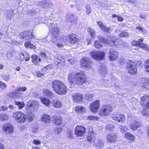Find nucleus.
Here are the masks:
<instances>
[{"label": "nucleus", "mask_w": 149, "mask_h": 149, "mask_svg": "<svg viewBox=\"0 0 149 149\" xmlns=\"http://www.w3.org/2000/svg\"><path fill=\"white\" fill-rule=\"evenodd\" d=\"M116 40L117 39L116 37L110 36H108L106 39L102 38V39L101 40L102 42L111 46H116Z\"/></svg>", "instance_id": "6"}, {"label": "nucleus", "mask_w": 149, "mask_h": 149, "mask_svg": "<svg viewBox=\"0 0 149 149\" xmlns=\"http://www.w3.org/2000/svg\"><path fill=\"white\" fill-rule=\"evenodd\" d=\"M3 77L6 81H8L10 79V76L8 74H5L3 76Z\"/></svg>", "instance_id": "52"}, {"label": "nucleus", "mask_w": 149, "mask_h": 149, "mask_svg": "<svg viewBox=\"0 0 149 149\" xmlns=\"http://www.w3.org/2000/svg\"><path fill=\"white\" fill-rule=\"evenodd\" d=\"M100 105V101L96 100L91 103L90 105V110L94 113H96L99 108Z\"/></svg>", "instance_id": "12"}, {"label": "nucleus", "mask_w": 149, "mask_h": 149, "mask_svg": "<svg viewBox=\"0 0 149 149\" xmlns=\"http://www.w3.org/2000/svg\"><path fill=\"white\" fill-rule=\"evenodd\" d=\"M87 118L88 120H94L97 119V118L96 116H88Z\"/></svg>", "instance_id": "55"}, {"label": "nucleus", "mask_w": 149, "mask_h": 149, "mask_svg": "<svg viewBox=\"0 0 149 149\" xmlns=\"http://www.w3.org/2000/svg\"><path fill=\"white\" fill-rule=\"evenodd\" d=\"M140 84L144 88L146 87L147 86L149 85V79L147 77L142 78L141 79Z\"/></svg>", "instance_id": "19"}, {"label": "nucleus", "mask_w": 149, "mask_h": 149, "mask_svg": "<svg viewBox=\"0 0 149 149\" xmlns=\"http://www.w3.org/2000/svg\"><path fill=\"white\" fill-rule=\"evenodd\" d=\"M111 117L113 119L117 121L118 122L122 123L125 120L124 116L123 115H120L116 113L112 114Z\"/></svg>", "instance_id": "14"}, {"label": "nucleus", "mask_w": 149, "mask_h": 149, "mask_svg": "<svg viewBox=\"0 0 149 149\" xmlns=\"http://www.w3.org/2000/svg\"><path fill=\"white\" fill-rule=\"evenodd\" d=\"M21 39L24 40H30L32 38L33 35L32 33L29 31H24L20 33Z\"/></svg>", "instance_id": "13"}, {"label": "nucleus", "mask_w": 149, "mask_h": 149, "mask_svg": "<svg viewBox=\"0 0 149 149\" xmlns=\"http://www.w3.org/2000/svg\"><path fill=\"white\" fill-rule=\"evenodd\" d=\"M91 56L94 59L97 60H102L104 57V52L101 51H93L91 52Z\"/></svg>", "instance_id": "7"}, {"label": "nucleus", "mask_w": 149, "mask_h": 149, "mask_svg": "<svg viewBox=\"0 0 149 149\" xmlns=\"http://www.w3.org/2000/svg\"><path fill=\"white\" fill-rule=\"evenodd\" d=\"M26 90V87H22L17 88L16 90L17 91H24Z\"/></svg>", "instance_id": "53"}, {"label": "nucleus", "mask_w": 149, "mask_h": 149, "mask_svg": "<svg viewBox=\"0 0 149 149\" xmlns=\"http://www.w3.org/2000/svg\"><path fill=\"white\" fill-rule=\"evenodd\" d=\"M24 45L26 47L33 48V47H31L32 44L30 41L26 42Z\"/></svg>", "instance_id": "54"}, {"label": "nucleus", "mask_w": 149, "mask_h": 149, "mask_svg": "<svg viewBox=\"0 0 149 149\" xmlns=\"http://www.w3.org/2000/svg\"><path fill=\"white\" fill-rule=\"evenodd\" d=\"M37 76L39 77H43L44 76V73H41L40 72L38 71L36 72Z\"/></svg>", "instance_id": "57"}, {"label": "nucleus", "mask_w": 149, "mask_h": 149, "mask_svg": "<svg viewBox=\"0 0 149 149\" xmlns=\"http://www.w3.org/2000/svg\"><path fill=\"white\" fill-rule=\"evenodd\" d=\"M94 143L96 148L97 149H100L104 145V141L100 139L96 140L94 141Z\"/></svg>", "instance_id": "23"}, {"label": "nucleus", "mask_w": 149, "mask_h": 149, "mask_svg": "<svg viewBox=\"0 0 149 149\" xmlns=\"http://www.w3.org/2000/svg\"><path fill=\"white\" fill-rule=\"evenodd\" d=\"M140 103L144 109L142 112V114L146 117L149 116L148 112L147 111L148 109L149 108V96L145 95L141 99Z\"/></svg>", "instance_id": "4"}, {"label": "nucleus", "mask_w": 149, "mask_h": 149, "mask_svg": "<svg viewBox=\"0 0 149 149\" xmlns=\"http://www.w3.org/2000/svg\"><path fill=\"white\" fill-rule=\"evenodd\" d=\"M22 55L24 56V58H25V60L26 61H27L29 60L30 56L26 53L22 54Z\"/></svg>", "instance_id": "49"}, {"label": "nucleus", "mask_w": 149, "mask_h": 149, "mask_svg": "<svg viewBox=\"0 0 149 149\" xmlns=\"http://www.w3.org/2000/svg\"><path fill=\"white\" fill-rule=\"evenodd\" d=\"M140 41H136L135 40H133L131 42V44L133 46H138L140 44Z\"/></svg>", "instance_id": "51"}, {"label": "nucleus", "mask_w": 149, "mask_h": 149, "mask_svg": "<svg viewBox=\"0 0 149 149\" xmlns=\"http://www.w3.org/2000/svg\"><path fill=\"white\" fill-rule=\"evenodd\" d=\"M114 127V125L111 124H108L105 126V129L107 130H112Z\"/></svg>", "instance_id": "47"}, {"label": "nucleus", "mask_w": 149, "mask_h": 149, "mask_svg": "<svg viewBox=\"0 0 149 149\" xmlns=\"http://www.w3.org/2000/svg\"><path fill=\"white\" fill-rule=\"evenodd\" d=\"M52 67V65H47L46 67H44L43 68L42 70H43L44 71V70H48L51 68V67Z\"/></svg>", "instance_id": "60"}, {"label": "nucleus", "mask_w": 149, "mask_h": 149, "mask_svg": "<svg viewBox=\"0 0 149 149\" xmlns=\"http://www.w3.org/2000/svg\"><path fill=\"white\" fill-rule=\"evenodd\" d=\"M73 99L75 102H80L83 100V97L81 95L77 94L73 96Z\"/></svg>", "instance_id": "25"}, {"label": "nucleus", "mask_w": 149, "mask_h": 149, "mask_svg": "<svg viewBox=\"0 0 149 149\" xmlns=\"http://www.w3.org/2000/svg\"><path fill=\"white\" fill-rule=\"evenodd\" d=\"M87 30L88 32L90 34L92 37H93L95 36L96 33L93 29L91 27H89L88 28Z\"/></svg>", "instance_id": "40"}, {"label": "nucleus", "mask_w": 149, "mask_h": 149, "mask_svg": "<svg viewBox=\"0 0 149 149\" xmlns=\"http://www.w3.org/2000/svg\"><path fill=\"white\" fill-rule=\"evenodd\" d=\"M14 52H8L6 54V57L8 60L10 61L13 57Z\"/></svg>", "instance_id": "41"}, {"label": "nucleus", "mask_w": 149, "mask_h": 149, "mask_svg": "<svg viewBox=\"0 0 149 149\" xmlns=\"http://www.w3.org/2000/svg\"><path fill=\"white\" fill-rule=\"evenodd\" d=\"M86 130V128L83 126L78 125L75 128V134L78 136H83L85 133Z\"/></svg>", "instance_id": "10"}, {"label": "nucleus", "mask_w": 149, "mask_h": 149, "mask_svg": "<svg viewBox=\"0 0 149 149\" xmlns=\"http://www.w3.org/2000/svg\"><path fill=\"white\" fill-rule=\"evenodd\" d=\"M55 63L56 65L57 68H61L65 65V60L62 57L60 58L55 57Z\"/></svg>", "instance_id": "15"}, {"label": "nucleus", "mask_w": 149, "mask_h": 149, "mask_svg": "<svg viewBox=\"0 0 149 149\" xmlns=\"http://www.w3.org/2000/svg\"><path fill=\"white\" fill-rule=\"evenodd\" d=\"M70 42L72 44L74 45L78 41L77 38L74 35H70L69 36Z\"/></svg>", "instance_id": "29"}, {"label": "nucleus", "mask_w": 149, "mask_h": 149, "mask_svg": "<svg viewBox=\"0 0 149 149\" xmlns=\"http://www.w3.org/2000/svg\"><path fill=\"white\" fill-rule=\"evenodd\" d=\"M136 29L138 30L139 31H141L142 32H145V30L140 26L136 27Z\"/></svg>", "instance_id": "62"}, {"label": "nucleus", "mask_w": 149, "mask_h": 149, "mask_svg": "<svg viewBox=\"0 0 149 149\" xmlns=\"http://www.w3.org/2000/svg\"><path fill=\"white\" fill-rule=\"evenodd\" d=\"M42 120L46 123H49L50 120V117L47 115L44 114L41 118Z\"/></svg>", "instance_id": "30"}, {"label": "nucleus", "mask_w": 149, "mask_h": 149, "mask_svg": "<svg viewBox=\"0 0 149 149\" xmlns=\"http://www.w3.org/2000/svg\"><path fill=\"white\" fill-rule=\"evenodd\" d=\"M140 125V123L139 122L134 120L132 122L131 129L134 130H136Z\"/></svg>", "instance_id": "28"}, {"label": "nucleus", "mask_w": 149, "mask_h": 149, "mask_svg": "<svg viewBox=\"0 0 149 149\" xmlns=\"http://www.w3.org/2000/svg\"><path fill=\"white\" fill-rule=\"evenodd\" d=\"M40 55L44 59H46L47 57L46 54L42 52L40 53Z\"/></svg>", "instance_id": "61"}, {"label": "nucleus", "mask_w": 149, "mask_h": 149, "mask_svg": "<svg viewBox=\"0 0 149 149\" xmlns=\"http://www.w3.org/2000/svg\"><path fill=\"white\" fill-rule=\"evenodd\" d=\"M125 138H127L128 139H130V132H128L126 133L125 134Z\"/></svg>", "instance_id": "58"}, {"label": "nucleus", "mask_w": 149, "mask_h": 149, "mask_svg": "<svg viewBox=\"0 0 149 149\" xmlns=\"http://www.w3.org/2000/svg\"><path fill=\"white\" fill-rule=\"evenodd\" d=\"M13 10L12 9L7 10L6 12V17L8 18H10L13 17L14 15Z\"/></svg>", "instance_id": "33"}, {"label": "nucleus", "mask_w": 149, "mask_h": 149, "mask_svg": "<svg viewBox=\"0 0 149 149\" xmlns=\"http://www.w3.org/2000/svg\"><path fill=\"white\" fill-rule=\"evenodd\" d=\"M37 5L43 8L51 7L52 4L48 1H43L38 2Z\"/></svg>", "instance_id": "17"}, {"label": "nucleus", "mask_w": 149, "mask_h": 149, "mask_svg": "<svg viewBox=\"0 0 149 149\" xmlns=\"http://www.w3.org/2000/svg\"><path fill=\"white\" fill-rule=\"evenodd\" d=\"M40 99L41 102L46 105H48L50 103L49 100L47 98L42 97L40 98Z\"/></svg>", "instance_id": "36"}, {"label": "nucleus", "mask_w": 149, "mask_h": 149, "mask_svg": "<svg viewBox=\"0 0 149 149\" xmlns=\"http://www.w3.org/2000/svg\"><path fill=\"white\" fill-rule=\"evenodd\" d=\"M6 87V86L5 83H3L0 81V90L2 89L4 87Z\"/></svg>", "instance_id": "56"}, {"label": "nucleus", "mask_w": 149, "mask_h": 149, "mask_svg": "<svg viewBox=\"0 0 149 149\" xmlns=\"http://www.w3.org/2000/svg\"><path fill=\"white\" fill-rule=\"evenodd\" d=\"M33 143L35 145L40 144L41 143L40 141L38 140L34 139L33 141Z\"/></svg>", "instance_id": "59"}, {"label": "nucleus", "mask_w": 149, "mask_h": 149, "mask_svg": "<svg viewBox=\"0 0 149 149\" xmlns=\"http://www.w3.org/2000/svg\"><path fill=\"white\" fill-rule=\"evenodd\" d=\"M14 104L17 106L18 107L19 109H22L24 106V103L23 102H19V101H17L16 100H15L14 101Z\"/></svg>", "instance_id": "35"}, {"label": "nucleus", "mask_w": 149, "mask_h": 149, "mask_svg": "<svg viewBox=\"0 0 149 149\" xmlns=\"http://www.w3.org/2000/svg\"><path fill=\"white\" fill-rule=\"evenodd\" d=\"M98 71L102 75H104L107 73V70L106 68L103 66H102L99 68L98 70Z\"/></svg>", "instance_id": "32"}, {"label": "nucleus", "mask_w": 149, "mask_h": 149, "mask_svg": "<svg viewBox=\"0 0 149 149\" xmlns=\"http://www.w3.org/2000/svg\"><path fill=\"white\" fill-rule=\"evenodd\" d=\"M93 136L94 132L93 131L89 133L87 137V140L89 142L91 141L92 140V138L93 137Z\"/></svg>", "instance_id": "42"}, {"label": "nucleus", "mask_w": 149, "mask_h": 149, "mask_svg": "<svg viewBox=\"0 0 149 149\" xmlns=\"http://www.w3.org/2000/svg\"><path fill=\"white\" fill-rule=\"evenodd\" d=\"M36 12L35 11H32L31 10H29L28 11L27 13L28 14L31 15L34 14Z\"/></svg>", "instance_id": "63"}, {"label": "nucleus", "mask_w": 149, "mask_h": 149, "mask_svg": "<svg viewBox=\"0 0 149 149\" xmlns=\"http://www.w3.org/2000/svg\"><path fill=\"white\" fill-rule=\"evenodd\" d=\"M53 122L54 124L59 125L62 124V120L59 116H54L52 118Z\"/></svg>", "instance_id": "21"}, {"label": "nucleus", "mask_w": 149, "mask_h": 149, "mask_svg": "<svg viewBox=\"0 0 149 149\" xmlns=\"http://www.w3.org/2000/svg\"><path fill=\"white\" fill-rule=\"evenodd\" d=\"M143 39H140L139 40L140 44L138 46H139L144 50H147L148 49L147 45L145 44L141 43L143 42Z\"/></svg>", "instance_id": "31"}, {"label": "nucleus", "mask_w": 149, "mask_h": 149, "mask_svg": "<svg viewBox=\"0 0 149 149\" xmlns=\"http://www.w3.org/2000/svg\"><path fill=\"white\" fill-rule=\"evenodd\" d=\"M32 62L35 64H36L37 63H38V61H36V59L38 58V57L35 55L33 54L31 56Z\"/></svg>", "instance_id": "46"}, {"label": "nucleus", "mask_w": 149, "mask_h": 149, "mask_svg": "<svg viewBox=\"0 0 149 149\" xmlns=\"http://www.w3.org/2000/svg\"><path fill=\"white\" fill-rule=\"evenodd\" d=\"M86 77L83 71L78 72L75 75L72 73L69 74L68 81L70 84L73 85L75 84H82L86 82Z\"/></svg>", "instance_id": "2"}, {"label": "nucleus", "mask_w": 149, "mask_h": 149, "mask_svg": "<svg viewBox=\"0 0 149 149\" xmlns=\"http://www.w3.org/2000/svg\"><path fill=\"white\" fill-rule=\"evenodd\" d=\"M106 138L107 141L111 143L116 142L118 139L117 136L114 134H107Z\"/></svg>", "instance_id": "16"}, {"label": "nucleus", "mask_w": 149, "mask_h": 149, "mask_svg": "<svg viewBox=\"0 0 149 149\" xmlns=\"http://www.w3.org/2000/svg\"><path fill=\"white\" fill-rule=\"evenodd\" d=\"M8 116L7 115L4 114H0V119L3 120H7L8 119Z\"/></svg>", "instance_id": "43"}, {"label": "nucleus", "mask_w": 149, "mask_h": 149, "mask_svg": "<svg viewBox=\"0 0 149 149\" xmlns=\"http://www.w3.org/2000/svg\"><path fill=\"white\" fill-rule=\"evenodd\" d=\"M13 117L17 122L20 123H23L26 120V115L23 112L21 111H17L13 114Z\"/></svg>", "instance_id": "5"}, {"label": "nucleus", "mask_w": 149, "mask_h": 149, "mask_svg": "<svg viewBox=\"0 0 149 149\" xmlns=\"http://www.w3.org/2000/svg\"><path fill=\"white\" fill-rule=\"evenodd\" d=\"M93 96V95L89 93H87L85 95V98L88 100V101L90 100L89 99H91Z\"/></svg>", "instance_id": "44"}, {"label": "nucleus", "mask_w": 149, "mask_h": 149, "mask_svg": "<svg viewBox=\"0 0 149 149\" xmlns=\"http://www.w3.org/2000/svg\"><path fill=\"white\" fill-rule=\"evenodd\" d=\"M27 105L29 107H33L34 109H36L39 107L38 102L37 100H33L32 102L30 101L28 102Z\"/></svg>", "instance_id": "22"}, {"label": "nucleus", "mask_w": 149, "mask_h": 149, "mask_svg": "<svg viewBox=\"0 0 149 149\" xmlns=\"http://www.w3.org/2000/svg\"><path fill=\"white\" fill-rule=\"evenodd\" d=\"M52 104L54 107L56 108H60L62 106L61 102L59 100H53Z\"/></svg>", "instance_id": "26"}, {"label": "nucleus", "mask_w": 149, "mask_h": 149, "mask_svg": "<svg viewBox=\"0 0 149 149\" xmlns=\"http://www.w3.org/2000/svg\"><path fill=\"white\" fill-rule=\"evenodd\" d=\"M52 87L53 90L58 94H65L67 91V88L64 84L58 80L52 82Z\"/></svg>", "instance_id": "3"}, {"label": "nucleus", "mask_w": 149, "mask_h": 149, "mask_svg": "<svg viewBox=\"0 0 149 149\" xmlns=\"http://www.w3.org/2000/svg\"><path fill=\"white\" fill-rule=\"evenodd\" d=\"M69 20L71 22L75 23L77 21V17L75 16L71 15L69 16Z\"/></svg>", "instance_id": "38"}, {"label": "nucleus", "mask_w": 149, "mask_h": 149, "mask_svg": "<svg viewBox=\"0 0 149 149\" xmlns=\"http://www.w3.org/2000/svg\"><path fill=\"white\" fill-rule=\"evenodd\" d=\"M95 47L97 49H99L102 47V42L100 40H97L95 42Z\"/></svg>", "instance_id": "39"}, {"label": "nucleus", "mask_w": 149, "mask_h": 149, "mask_svg": "<svg viewBox=\"0 0 149 149\" xmlns=\"http://www.w3.org/2000/svg\"><path fill=\"white\" fill-rule=\"evenodd\" d=\"M50 21H51L49 19L47 23V25L49 30L52 31V36H48L47 38V41L49 42V44H52V45L62 42L63 39L61 36H58L59 31L57 26H55L53 22H50Z\"/></svg>", "instance_id": "1"}, {"label": "nucleus", "mask_w": 149, "mask_h": 149, "mask_svg": "<svg viewBox=\"0 0 149 149\" xmlns=\"http://www.w3.org/2000/svg\"><path fill=\"white\" fill-rule=\"evenodd\" d=\"M43 93L44 95L47 96L49 98H52L54 96V95L52 92L48 89L46 88L44 89L43 90Z\"/></svg>", "instance_id": "27"}, {"label": "nucleus", "mask_w": 149, "mask_h": 149, "mask_svg": "<svg viewBox=\"0 0 149 149\" xmlns=\"http://www.w3.org/2000/svg\"><path fill=\"white\" fill-rule=\"evenodd\" d=\"M81 66L86 70L91 68L92 61L91 59L88 57H84L81 61Z\"/></svg>", "instance_id": "9"}, {"label": "nucleus", "mask_w": 149, "mask_h": 149, "mask_svg": "<svg viewBox=\"0 0 149 149\" xmlns=\"http://www.w3.org/2000/svg\"><path fill=\"white\" fill-rule=\"evenodd\" d=\"M75 111L78 113H83L85 110V108L81 106H79L75 107Z\"/></svg>", "instance_id": "34"}, {"label": "nucleus", "mask_w": 149, "mask_h": 149, "mask_svg": "<svg viewBox=\"0 0 149 149\" xmlns=\"http://www.w3.org/2000/svg\"><path fill=\"white\" fill-rule=\"evenodd\" d=\"M2 129L5 132L10 133L13 132V127L10 124H5L3 125Z\"/></svg>", "instance_id": "18"}, {"label": "nucleus", "mask_w": 149, "mask_h": 149, "mask_svg": "<svg viewBox=\"0 0 149 149\" xmlns=\"http://www.w3.org/2000/svg\"><path fill=\"white\" fill-rule=\"evenodd\" d=\"M144 66L146 68L148 69L147 71L149 72V59L145 61Z\"/></svg>", "instance_id": "45"}, {"label": "nucleus", "mask_w": 149, "mask_h": 149, "mask_svg": "<svg viewBox=\"0 0 149 149\" xmlns=\"http://www.w3.org/2000/svg\"><path fill=\"white\" fill-rule=\"evenodd\" d=\"M131 74L134 75L137 72L136 64V63L131 62Z\"/></svg>", "instance_id": "24"}, {"label": "nucleus", "mask_w": 149, "mask_h": 149, "mask_svg": "<svg viewBox=\"0 0 149 149\" xmlns=\"http://www.w3.org/2000/svg\"><path fill=\"white\" fill-rule=\"evenodd\" d=\"M118 52L112 48L110 49L108 53L109 59L112 61L116 60L118 58Z\"/></svg>", "instance_id": "11"}, {"label": "nucleus", "mask_w": 149, "mask_h": 149, "mask_svg": "<svg viewBox=\"0 0 149 149\" xmlns=\"http://www.w3.org/2000/svg\"><path fill=\"white\" fill-rule=\"evenodd\" d=\"M62 130V129L61 127L55 128L54 129V132L55 134H58L61 132Z\"/></svg>", "instance_id": "48"}, {"label": "nucleus", "mask_w": 149, "mask_h": 149, "mask_svg": "<svg viewBox=\"0 0 149 149\" xmlns=\"http://www.w3.org/2000/svg\"><path fill=\"white\" fill-rule=\"evenodd\" d=\"M119 35L121 37H126L128 36V34L127 32L125 31L120 33Z\"/></svg>", "instance_id": "50"}, {"label": "nucleus", "mask_w": 149, "mask_h": 149, "mask_svg": "<svg viewBox=\"0 0 149 149\" xmlns=\"http://www.w3.org/2000/svg\"><path fill=\"white\" fill-rule=\"evenodd\" d=\"M97 24L100 28L103 31L108 33L110 31L109 27H107L104 25L102 22L101 21H98L97 22Z\"/></svg>", "instance_id": "20"}, {"label": "nucleus", "mask_w": 149, "mask_h": 149, "mask_svg": "<svg viewBox=\"0 0 149 149\" xmlns=\"http://www.w3.org/2000/svg\"><path fill=\"white\" fill-rule=\"evenodd\" d=\"M112 108L109 105L103 106L99 111V115L101 116H104L109 114L112 110Z\"/></svg>", "instance_id": "8"}, {"label": "nucleus", "mask_w": 149, "mask_h": 149, "mask_svg": "<svg viewBox=\"0 0 149 149\" xmlns=\"http://www.w3.org/2000/svg\"><path fill=\"white\" fill-rule=\"evenodd\" d=\"M8 108V107H6V106H2L0 108V111H2V110L3 111H6L7 110V109Z\"/></svg>", "instance_id": "64"}, {"label": "nucleus", "mask_w": 149, "mask_h": 149, "mask_svg": "<svg viewBox=\"0 0 149 149\" xmlns=\"http://www.w3.org/2000/svg\"><path fill=\"white\" fill-rule=\"evenodd\" d=\"M118 128L122 133L127 131V127L125 125H119Z\"/></svg>", "instance_id": "37"}]
</instances>
